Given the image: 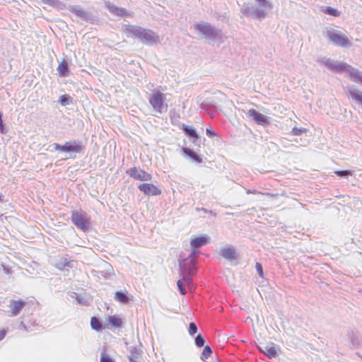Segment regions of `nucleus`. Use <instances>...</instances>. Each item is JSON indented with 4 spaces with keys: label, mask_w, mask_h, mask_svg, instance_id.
Masks as SVG:
<instances>
[{
    "label": "nucleus",
    "mask_w": 362,
    "mask_h": 362,
    "mask_svg": "<svg viewBox=\"0 0 362 362\" xmlns=\"http://www.w3.org/2000/svg\"><path fill=\"white\" fill-rule=\"evenodd\" d=\"M122 31L127 37L137 38L141 43L146 45H155L160 41L159 36L154 31L139 25H123Z\"/></svg>",
    "instance_id": "1"
},
{
    "label": "nucleus",
    "mask_w": 362,
    "mask_h": 362,
    "mask_svg": "<svg viewBox=\"0 0 362 362\" xmlns=\"http://www.w3.org/2000/svg\"><path fill=\"white\" fill-rule=\"evenodd\" d=\"M179 267L180 275L182 279L177 281V286L180 293L182 295H185L187 293L185 286H187L190 290L193 288L192 276L197 273V267L190 266L180 261H179Z\"/></svg>",
    "instance_id": "2"
},
{
    "label": "nucleus",
    "mask_w": 362,
    "mask_h": 362,
    "mask_svg": "<svg viewBox=\"0 0 362 362\" xmlns=\"http://www.w3.org/2000/svg\"><path fill=\"white\" fill-rule=\"evenodd\" d=\"M209 242V237L207 235H204L199 237H195L191 239L190 245L192 251L189 256L185 259L180 260L190 266L197 267V258L199 255V249L202 246L206 245Z\"/></svg>",
    "instance_id": "3"
},
{
    "label": "nucleus",
    "mask_w": 362,
    "mask_h": 362,
    "mask_svg": "<svg viewBox=\"0 0 362 362\" xmlns=\"http://www.w3.org/2000/svg\"><path fill=\"white\" fill-rule=\"evenodd\" d=\"M325 36L335 46L341 47H350L352 44L349 38L340 31L332 28H326Z\"/></svg>",
    "instance_id": "4"
},
{
    "label": "nucleus",
    "mask_w": 362,
    "mask_h": 362,
    "mask_svg": "<svg viewBox=\"0 0 362 362\" xmlns=\"http://www.w3.org/2000/svg\"><path fill=\"white\" fill-rule=\"evenodd\" d=\"M194 28L205 38L210 40L214 41L221 37V31L208 22L195 23Z\"/></svg>",
    "instance_id": "5"
},
{
    "label": "nucleus",
    "mask_w": 362,
    "mask_h": 362,
    "mask_svg": "<svg viewBox=\"0 0 362 362\" xmlns=\"http://www.w3.org/2000/svg\"><path fill=\"white\" fill-rule=\"evenodd\" d=\"M53 146L55 151L67 153H81L85 149V146L83 144L82 141L79 140H71L66 142L63 145L54 143Z\"/></svg>",
    "instance_id": "6"
},
{
    "label": "nucleus",
    "mask_w": 362,
    "mask_h": 362,
    "mask_svg": "<svg viewBox=\"0 0 362 362\" xmlns=\"http://www.w3.org/2000/svg\"><path fill=\"white\" fill-rule=\"evenodd\" d=\"M165 94L159 90L153 91L148 98V102L153 110L160 114L165 112L168 109V105L165 104Z\"/></svg>",
    "instance_id": "7"
},
{
    "label": "nucleus",
    "mask_w": 362,
    "mask_h": 362,
    "mask_svg": "<svg viewBox=\"0 0 362 362\" xmlns=\"http://www.w3.org/2000/svg\"><path fill=\"white\" fill-rule=\"evenodd\" d=\"M240 12L245 16L251 17L259 21L265 18L267 16V12L264 9L255 7L250 3H244L240 8Z\"/></svg>",
    "instance_id": "8"
},
{
    "label": "nucleus",
    "mask_w": 362,
    "mask_h": 362,
    "mask_svg": "<svg viewBox=\"0 0 362 362\" xmlns=\"http://www.w3.org/2000/svg\"><path fill=\"white\" fill-rule=\"evenodd\" d=\"M71 222L78 228L86 232L89 228V221L87 215L80 213L77 211H73L71 213Z\"/></svg>",
    "instance_id": "9"
},
{
    "label": "nucleus",
    "mask_w": 362,
    "mask_h": 362,
    "mask_svg": "<svg viewBox=\"0 0 362 362\" xmlns=\"http://www.w3.org/2000/svg\"><path fill=\"white\" fill-rule=\"evenodd\" d=\"M319 62L327 67L329 69L332 71H336L338 72H344L346 69H347L348 64L345 62H339L337 61L332 60L329 58H322L319 60Z\"/></svg>",
    "instance_id": "10"
},
{
    "label": "nucleus",
    "mask_w": 362,
    "mask_h": 362,
    "mask_svg": "<svg viewBox=\"0 0 362 362\" xmlns=\"http://www.w3.org/2000/svg\"><path fill=\"white\" fill-rule=\"evenodd\" d=\"M247 115L250 117L256 124L266 127L269 124L271 118L259 112L255 109H250L247 112Z\"/></svg>",
    "instance_id": "11"
},
{
    "label": "nucleus",
    "mask_w": 362,
    "mask_h": 362,
    "mask_svg": "<svg viewBox=\"0 0 362 362\" xmlns=\"http://www.w3.org/2000/svg\"><path fill=\"white\" fill-rule=\"evenodd\" d=\"M126 173L131 177L141 181H149L152 179L151 174L136 167L128 169Z\"/></svg>",
    "instance_id": "12"
},
{
    "label": "nucleus",
    "mask_w": 362,
    "mask_h": 362,
    "mask_svg": "<svg viewBox=\"0 0 362 362\" xmlns=\"http://www.w3.org/2000/svg\"><path fill=\"white\" fill-rule=\"evenodd\" d=\"M26 302L22 299L11 300L8 307L11 308L9 316L16 317L20 314L26 305Z\"/></svg>",
    "instance_id": "13"
},
{
    "label": "nucleus",
    "mask_w": 362,
    "mask_h": 362,
    "mask_svg": "<svg viewBox=\"0 0 362 362\" xmlns=\"http://www.w3.org/2000/svg\"><path fill=\"white\" fill-rule=\"evenodd\" d=\"M138 189L147 196H157L161 194V190L151 183L140 184Z\"/></svg>",
    "instance_id": "14"
},
{
    "label": "nucleus",
    "mask_w": 362,
    "mask_h": 362,
    "mask_svg": "<svg viewBox=\"0 0 362 362\" xmlns=\"http://www.w3.org/2000/svg\"><path fill=\"white\" fill-rule=\"evenodd\" d=\"M68 10L86 21L92 20L91 13L84 11L80 6H69Z\"/></svg>",
    "instance_id": "15"
},
{
    "label": "nucleus",
    "mask_w": 362,
    "mask_h": 362,
    "mask_svg": "<svg viewBox=\"0 0 362 362\" xmlns=\"http://www.w3.org/2000/svg\"><path fill=\"white\" fill-rule=\"evenodd\" d=\"M349 95L357 104L362 106V91L358 90L354 86H348L346 87Z\"/></svg>",
    "instance_id": "16"
},
{
    "label": "nucleus",
    "mask_w": 362,
    "mask_h": 362,
    "mask_svg": "<svg viewBox=\"0 0 362 362\" xmlns=\"http://www.w3.org/2000/svg\"><path fill=\"white\" fill-rule=\"evenodd\" d=\"M105 6L112 14H114L115 16L119 17L131 16V14L129 13L125 8L117 7V6L111 4L110 2H107Z\"/></svg>",
    "instance_id": "17"
},
{
    "label": "nucleus",
    "mask_w": 362,
    "mask_h": 362,
    "mask_svg": "<svg viewBox=\"0 0 362 362\" xmlns=\"http://www.w3.org/2000/svg\"><path fill=\"white\" fill-rule=\"evenodd\" d=\"M200 107L206 113H207L211 118L215 117L217 107L216 106V104L214 103L206 100L201 103Z\"/></svg>",
    "instance_id": "18"
},
{
    "label": "nucleus",
    "mask_w": 362,
    "mask_h": 362,
    "mask_svg": "<svg viewBox=\"0 0 362 362\" xmlns=\"http://www.w3.org/2000/svg\"><path fill=\"white\" fill-rule=\"evenodd\" d=\"M221 255L228 260H235L238 259V255L235 249L232 246H228L221 249Z\"/></svg>",
    "instance_id": "19"
},
{
    "label": "nucleus",
    "mask_w": 362,
    "mask_h": 362,
    "mask_svg": "<svg viewBox=\"0 0 362 362\" xmlns=\"http://www.w3.org/2000/svg\"><path fill=\"white\" fill-rule=\"evenodd\" d=\"M344 72L349 74L351 79L354 82H358L362 84V71L348 64L347 69H346Z\"/></svg>",
    "instance_id": "20"
},
{
    "label": "nucleus",
    "mask_w": 362,
    "mask_h": 362,
    "mask_svg": "<svg viewBox=\"0 0 362 362\" xmlns=\"http://www.w3.org/2000/svg\"><path fill=\"white\" fill-rule=\"evenodd\" d=\"M132 298L133 296L127 290L116 291L115 293V299L123 304H127Z\"/></svg>",
    "instance_id": "21"
},
{
    "label": "nucleus",
    "mask_w": 362,
    "mask_h": 362,
    "mask_svg": "<svg viewBox=\"0 0 362 362\" xmlns=\"http://www.w3.org/2000/svg\"><path fill=\"white\" fill-rule=\"evenodd\" d=\"M259 351L269 358H275L277 356L276 346L273 343L259 347Z\"/></svg>",
    "instance_id": "22"
},
{
    "label": "nucleus",
    "mask_w": 362,
    "mask_h": 362,
    "mask_svg": "<svg viewBox=\"0 0 362 362\" xmlns=\"http://www.w3.org/2000/svg\"><path fill=\"white\" fill-rule=\"evenodd\" d=\"M182 151H183V153L185 156L189 157L193 161L197 163H202L203 160L202 157L199 155H198L194 150L187 147H183L182 148Z\"/></svg>",
    "instance_id": "23"
},
{
    "label": "nucleus",
    "mask_w": 362,
    "mask_h": 362,
    "mask_svg": "<svg viewBox=\"0 0 362 362\" xmlns=\"http://www.w3.org/2000/svg\"><path fill=\"white\" fill-rule=\"evenodd\" d=\"M57 71L59 72V75L61 77H66L68 76L69 74V69L68 63L63 60L58 66Z\"/></svg>",
    "instance_id": "24"
},
{
    "label": "nucleus",
    "mask_w": 362,
    "mask_h": 362,
    "mask_svg": "<svg viewBox=\"0 0 362 362\" xmlns=\"http://www.w3.org/2000/svg\"><path fill=\"white\" fill-rule=\"evenodd\" d=\"M91 328L95 331H102L105 329L103 322L96 317H92L90 319Z\"/></svg>",
    "instance_id": "25"
},
{
    "label": "nucleus",
    "mask_w": 362,
    "mask_h": 362,
    "mask_svg": "<svg viewBox=\"0 0 362 362\" xmlns=\"http://www.w3.org/2000/svg\"><path fill=\"white\" fill-rule=\"evenodd\" d=\"M42 1L59 10H63L66 8L65 4L59 0H42Z\"/></svg>",
    "instance_id": "26"
},
{
    "label": "nucleus",
    "mask_w": 362,
    "mask_h": 362,
    "mask_svg": "<svg viewBox=\"0 0 362 362\" xmlns=\"http://www.w3.org/2000/svg\"><path fill=\"white\" fill-rule=\"evenodd\" d=\"M182 130L189 139L194 138V136H197V135L198 134L196 129L194 127L187 124L182 125Z\"/></svg>",
    "instance_id": "27"
},
{
    "label": "nucleus",
    "mask_w": 362,
    "mask_h": 362,
    "mask_svg": "<svg viewBox=\"0 0 362 362\" xmlns=\"http://www.w3.org/2000/svg\"><path fill=\"white\" fill-rule=\"evenodd\" d=\"M140 353L136 346H131L129 349V362H138Z\"/></svg>",
    "instance_id": "28"
},
{
    "label": "nucleus",
    "mask_w": 362,
    "mask_h": 362,
    "mask_svg": "<svg viewBox=\"0 0 362 362\" xmlns=\"http://www.w3.org/2000/svg\"><path fill=\"white\" fill-rule=\"evenodd\" d=\"M74 261L68 260L66 258L62 259L57 263V267L59 269H63L65 267L72 268L74 265Z\"/></svg>",
    "instance_id": "29"
},
{
    "label": "nucleus",
    "mask_w": 362,
    "mask_h": 362,
    "mask_svg": "<svg viewBox=\"0 0 362 362\" xmlns=\"http://www.w3.org/2000/svg\"><path fill=\"white\" fill-rule=\"evenodd\" d=\"M108 322L114 327H120L122 325V319L117 315L109 316Z\"/></svg>",
    "instance_id": "30"
},
{
    "label": "nucleus",
    "mask_w": 362,
    "mask_h": 362,
    "mask_svg": "<svg viewBox=\"0 0 362 362\" xmlns=\"http://www.w3.org/2000/svg\"><path fill=\"white\" fill-rule=\"evenodd\" d=\"M322 11L327 15L332 16H339L340 14V12L337 9L331 6H325L322 8Z\"/></svg>",
    "instance_id": "31"
},
{
    "label": "nucleus",
    "mask_w": 362,
    "mask_h": 362,
    "mask_svg": "<svg viewBox=\"0 0 362 362\" xmlns=\"http://www.w3.org/2000/svg\"><path fill=\"white\" fill-rule=\"evenodd\" d=\"M59 103L62 106H67L73 103V98L67 94L62 95L59 97Z\"/></svg>",
    "instance_id": "32"
},
{
    "label": "nucleus",
    "mask_w": 362,
    "mask_h": 362,
    "mask_svg": "<svg viewBox=\"0 0 362 362\" xmlns=\"http://www.w3.org/2000/svg\"><path fill=\"white\" fill-rule=\"evenodd\" d=\"M256 2L259 4V8H262L263 9H270L272 7V4L268 0H255Z\"/></svg>",
    "instance_id": "33"
},
{
    "label": "nucleus",
    "mask_w": 362,
    "mask_h": 362,
    "mask_svg": "<svg viewBox=\"0 0 362 362\" xmlns=\"http://www.w3.org/2000/svg\"><path fill=\"white\" fill-rule=\"evenodd\" d=\"M211 354H212L211 348L209 345H206L204 347L201 358L202 360H204L206 358H208L211 356Z\"/></svg>",
    "instance_id": "34"
},
{
    "label": "nucleus",
    "mask_w": 362,
    "mask_h": 362,
    "mask_svg": "<svg viewBox=\"0 0 362 362\" xmlns=\"http://www.w3.org/2000/svg\"><path fill=\"white\" fill-rule=\"evenodd\" d=\"M334 173L337 176H339L340 177H343V178H347L349 176L352 175V173L350 170H337V171L334 172Z\"/></svg>",
    "instance_id": "35"
},
{
    "label": "nucleus",
    "mask_w": 362,
    "mask_h": 362,
    "mask_svg": "<svg viewBox=\"0 0 362 362\" xmlns=\"http://www.w3.org/2000/svg\"><path fill=\"white\" fill-rule=\"evenodd\" d=\"M194 342L196 346L200 348L204 346L205 339L201 334H199L195 337Z\"/></svg>",
    "instance_id": "36"
},
{
    "label": "nucleus",
    "mask_w": 362,
    "mask_h": 362,
    "mask_svg": "<svg viewBox=\"0 0 362 362\" xmlns=\"http://www.w3.org/2000/svg\"><path fill=\"white\" fill-rule=\"evenodd\" d=\"M74 295L76 296L75 298L78 303H80L83 305H88V300L86 299V297L78 295L76 293H74Z\"/></svg>",
    "instance_id": "37"
},
{
    "label": "nucleus",
    "mask_w": 362,
    "mask_h": 362,
    "mask_svg": "<svg viewBox=\"0 0 362 362\" xmlns=\"http://www.w3.org/2000/svg\"><path fill=\"white\" fill-rule=\"evenodd\" d=\"M188 332L189 334L192 336L197 332V326L195 322H192L189 323Z\"/></svg>",
    "instance_id": "38"
},
{
    "label": "nucleus",
    "mask_w": 362,
    "mask_h": 362,
    "mask_svg": "<svg viewBox=\"0 0 362 362\" xmlns=\"http://www.w3.org/2000/svg\"><path fill=\"white\" fill-rule=\"evenodd\" d=\"M100 362H115V361L110 356L106 354L105 351H103L100 355Z\"/></svg>",
    "instance_id": "39"
},
{
    "label": "nucleus",
    "mask_w": 362,
    "mask_h": 362,
    "mask_svg": "<svg viewBox=\"0 0 362 362\" xmlns=\"http://www.w3.org/2000/svg\"><path fill=\"white\" fill-rule=\"evenodd\" d=\"M306 132V129H305V128H302V127L298 128V127H293V128L292 129L291 134H292L293 135H296V136H298V135H300V134H302L303 133H304V132Z\"/></svg>",
    "instance_id": "40"
},
{
    "label": "nucleus",
    "mask_w": 362,
    "mask_h": 362,
    "mask_svg": "<svg viewBox=\"0 0 362 362\" xmlns=\"http://www.w3.org/2000/svg\"><path fill=\"white\" fill-rule=\"evenodd\" d=\"M255 269L257 270V272L258 273V275L260 277L263 278L264 277V272H263V268H262V264L259 263V262H256Z\"/></svg>",
    "instance_id": "41"
},
{
    "label": "nucleus",
    "mask_w": 362,
    "mask_h": 362,
    "mask_svg": "<svg viewBox=\"0 0 362 362\" xmlns=\"http://www.w3.org/2000/svg\"><path fill=\"white\" fill-rule=\"evenodd\" d=\"M190 140L195 146L200 147V145L202 144V139L199 134H197V136H194V138L190 139Z\"/></svg>",
    "instance_id": "42"
},
{
    "label": "nucleus",
    "mask_w": 362,
    "mask_h": 362,
    "mask_svg": "<svg viewBox=\"0 0 362 362\" xmlns=\"http://www.w3.org/2000/svg\"><path fill=\"white\" fill-rule=\"evenodd\" d=\"M206 134L210 138L214 137L217 135L216 133L211 128H206Z\"/></svg>",
    "instance_id": "43"
},
{
    "label": "nucleus",
    "mask_w": 362,
    "mask_h": 362,
    "mask_svg": "<svg viewBox=\"0 0 362 362\" xmlns=\"http://www.w3.org/2000/svg\"><path fill=\"white\" fill-rule=\"evenodd\" d=\"M0 132L2 134L6 133L4 124L2 120V113L1 112H0Z\"/></svg>",
    "instance_id": "44"
},
{
    "label": "nucleus",
    "mask_w": 362,
    "mask_h": 362,
    "mask_svg": "<svg viewBox=\"0 0 362 362\" xmlns=\"http://www.w3.org/2000/svg\"><path fill=\"white\" fill-rule=\"evenodd\" d=\"M351 343L353 344V345L359 344L358 339L354 335L351 337Z\"/></svg>",
    "instance_id": "45"
},
{
    "label": "nucleus",
    "mask_w": 362,
    "mask_h": 362,
    "mask_svg": "<svg viewBox=\"0 0 362 362\" xmlns=\"http://www.w3.org/2000/svg\"><path fill=\"white\" fill-rule=\"evenodd\" d=\"M18 328L21 329H23L25 331H28L27 326L21 321L18 325Z\"/></svg>",
    "instance_id": "46"
},
{
    "label": "nucleus",
    "mask_w": 362,
    "mask_h": 362,
    "mask_svg": "<svg viewBox=\"0 0 362 362\" xmlns=\"http://www.w3.org/2000/svg\"><path fill=\"white\" fill-rule=\"evenodd\" d=\"M6 334V331L5 329H1L0 331V341L2 340Z\"/></svg>",
    "instance_id": "47"
},
{
    "label": "nucleus",
    "mask_w": 362,
    "mask_h": 362,
    "mask_svg": "<svg viewBox=\"0 0 362 362\" xmlns=\"http://www.w3.org/2000/svg\"><path fill=\"white\" fill-rule=\"evenodd\" d=\"M3 271L5 274H9L11 272V270L9 267L4 266L3 267Z\"/></svg>",
    "instance_id": "48"
},
{
    "label": "nucleus",
    "mask_w": 362,
    "mask_h": 362,
    "mask_svg": "<svg viewBox=\"0 0 362 362\" xmlns=\"http://www.w3.org/2000/svg\"><path fill=\"white\" fill-rule=\"evenodd\" d=\"M256 192H256V190H253V191H252V190H251V189H247V190L246 191V193H247V194H255Z\"/></svg>",
    "instance_id": "49"
},
{
    "label": "nucleus",
    "mask_w": 362,
    "mask_h": 362,
    "mask_svg": "<svg viewBox=\"0 0 362 362\" xmlns=\"http://www.w3.org/2000/svg\"><path fill=\"white\" fill-rule=\"evenodd\" d=\"M201 210L203 211L205 213L212 214V212H213L212 211H208L206 209H204V208H202Z\"/></svg>",
    "instance_id": "50"
},
{
    "label": "nucleus",
    "mask_w": 362,
    "mask_h": 362,
    "mask_svg": "<svg viewBox=\"0 0 362 362\" xmlns=\"http://www.w3.org/2000/svg\"><path fill=\"white\" fill-rule=\"evenodd\" d=\"M2 202L1 195L0 194V202Z\"/></svg>",
    "instance_id": "51"
}]
</instances>
